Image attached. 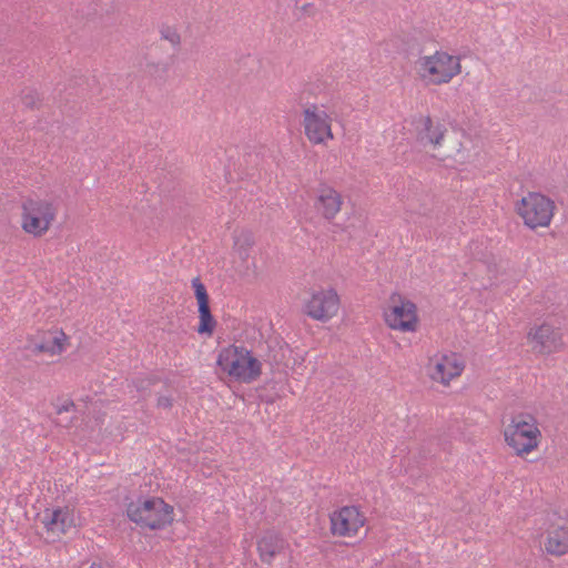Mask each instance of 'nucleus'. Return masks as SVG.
<instances>
[{
    "mask_svg": "<svg viewBox=\"0 0 568 568\" xmlns=\"http://www.w3.org/2000/svg\"><path fill=\"white\" fill-rule=\"evenodd\" d=\"M416 141L433 156L445 161L462 155L464 144L459 134H448L445 124L434 121L429 115H420L415 121Z\"/></svg>",
    "mask_w": 568,
    "mask_h": 568,
    "instance_id": "obj_1",
    "label": "nucleus"
},
{
    "mask_svg": "<svg viewBox=\"0 0 568 568\" xmlns=\"http://www.w3.org/2000/svg\"><path fill=\"white\" fill-rule=\"evenodd\" d=\"M64 201L50 193L44 197H28L21 204V227L33 237H42L51 229Z\"/></svg>",
    "mask_w": 568,
    "mask_h": 568,
    "instance_id": "obj_2",
    "label": "nucleus"
},
{
    "mask_svg": "<svg viewBox=\"0 0 568 568\" xmlns=\"http://www.w3.org/2000/svg\"><path fill=\"white\" fill-rule=\"evenodd\" d=\"M217 365L229 376L243 383L257 379L262 373L261 362L243 346L232 345L223 348L219 354Z\"/></svg>",
    "mask_w": 568,
    "mask_h": 568,
    "instance_id": "obj_3",
    "label": "nucleus"
},
{
    "mask_svg": "<svg viewBox=\"0 0 568 568\" xmlns=\"http://www.w3.org/2000/svg\"><path fill=\"white\" fill-rule=\"evenodd\" d=\"M504 437L516 455L523 456L538 447L541 432L532 415L520 413L511 417L509 425L504 430Z\"/></svg>",
    "mask_w": 568,
    "mask_h": 568,
    "instance_id": "obj_4",
    "label": "nucleus"
},
{
    "mask_svg": "<svg viewBox=\"0 0 568 568\" xmlns=\"http://www.w3.org/2000/svg\"><path fill=\"white\" fill-rule=\"evenodd\" d=\"M173 507L161 498H151L130 503L126 515L141 527L161 529L173 521Z\"/></svg>",
    "mask_w": 568,
    "mask_h": 568,
    "instance_id": "obj_5",
    "label": "nucleus"
},
{
    "mask_svg": "<svg viewBox=\"0 0 568 568\" xmlns=\"http://www.w3.org/2000/svg\"><path fill=\"white\" fill-rule=\"evenodd\" d=\"M416 64L419 68L420 75L423 78L429 75L434 84L448 83L462 71L459 58L443 51H437L433 55L420 57Z\"/></svg>",
    "mask_w": 568,
    "mask_h": 568,
    "instance_id": "obj_6",
    "label": "nucleus"
},
{
    "mask_svg": "<svg viewBox=\"0 0 568 568\" xmlns=\"http://www.w3.org/2000/svg\"><path fill=\"white\" fill-rule=\"evenodd\" d=\"M555 203L546 195L530 192L523 197L518 213L530 229L548 226L554 215Z\"/></svg>",
    "mask_w": 568,
    "mask_h": 568,
    "instance_id": "obj_7",
    "label": "nucleus"
},
{
    "mask_svg": "<svg viewBox=\"0 0 568 568\" xmlns=\"http://www.w3.org/2000/svg\"><path fill=\"white\" fill-rule=\"evenodd\" d=\"M389 303L390 305L384 312L386 324L393 329L415 332L418 324L416 305L408 300H403L397 293L390 295Z\"/></svg>",
    "mask_w": 568,
    "mask_h": 568,
    "instance_id": "obj_8",
    "label": "nucleus"
},
{
    "mask_svg": "<svg viewBox=\"0 0 568 568\" xmlns=\"http://www.w3.org/2000/svg\"><path fill=\"white\" fill-rule=\"evenodd\" d=\"M303 106V125L305 135L314 144L325 143L332 140V119L320 105L315 103L302 104Z\"/></svg>",
    "mask_w": 568,
    "mask_h": 568,
    "instance_id": "obj_9",
    "label": "nucleus"
},
{
    "mask_svg": "<svg viewBox=\"0 0 568 568\" xmlns=\"http://www.w3.org/2000/svg\"><path fill=\"white\" fill-rule=\"evenodd\" d=\"M338 308L339 297L333 288L313 292L305 304V313L320 322L329 321L337 314Z\"/></svg>",
    "mask_w": 568,
    "mask_h": 568,
    "instance_id": "obj_10",
    "label": "nucleus"
},
{
    "mask_svg": "<svg viewBox=\"0 0 568 568\" xmlns=\"http://www.w3.org/2000/svg\"><path fill=\"white\" fill-rule=\"evenodd\" d=\"M528 343L535 353L548 355L564 346L562 333L547 323L531 327L527 334Z\"/></svg>",
    "mask_w": 568,
    "mask_h": 568,
    "instance_id": "obj_11",
    "label": "nucleus"
},
{
    "mask_svg": "<svg viewBox=\"0 0 568 568\" xmlns=\"http://www.w3.org/2000/svg\"><path fill=\"white\" fill-rule=\"evenodd\" d=\"M364 524L365 517L355 506H345L331 516V530L336 536H354Z\"/></svg>",
    "mask_w": 568,
    "mask_h": 568,
    "instance_id": "obj_12",
    "label": "nucleus"
},
{
    "mask_svg": "<svg viewBox=\"0 0 568 568\" xmlns=\"http://www.w3.org/2000/svg\"><path fill=\"white\" fill-rule=\"evenodd\" d=\"M41 521L47 531V539L54 541L74 526V516L68 507L45 509Z\"/></svg>",
    "mask_w": 568,
    "mask_h": 568,
    "instance_id": "obj_13",
    "label": "nucleus"
},
{
    "mask_svg": "<svg viewBox=\"0 0 568 568\" xmlns=\"http://www.w3.org/2000/svg\"><path fill=\"white\" fill-rule=\"evenodd\" d=\"M314 205L323 219L332 221L341 211L343 197L334 187L323 183L316 190Z\"/></svg>",
    "mask_w": 568,
    "mask_h": 568,
    "instance_id": "obj_14",
    "label": "nucleus"
},
{
    "mask_svg": "<svg viewBox=\"0 0 568 568\" xmlns=\"http://www.w3.org/2000/svg\"><path fill=\"white\" fill-rule=\"evenodd\" d=\"M464 371V364L459 363L455 354L443 355L430 364L429 376L433 381L448 385L449 382L458 377Z\"/></svg>",
    "mask_w": 568,
    "mask_h": 568,
    "instance_id": "obj_15",
    "label": "nucleus"
},
{
    "mask_svg": "<svg viewBox=\"0 0 568 568\" xmlns=\"http://www.w3.org/2000/svg\"><path fill=\"white\" fill-rule=\"evenodd\" d=\"M287 546L284 538L275 531H266L257 541V550L263 562L271 564L273 558Z\"/></svg>",
    "mask_w": 568,
    "mask_h": 568,
    "instance_id": "obj_16",
    "label": "nucleus"
},
{
    "mask_svg": "<svg viewBox=\"0 0 568 568\" xmlns=\"http://www.w3.org/2000/svg\"><path fill=\"white\" fill-rule=\"evenodd\" d=\"M547 554L559 557L568 554V526H558L548 530L544 542Z\"/></svg>",
    "mask_w": 568,
    "mask_h": 568,
    "instance_id": "obj_17",
    "label": "nucleus"
},
{
    "mask_svg": "<svg viewBox=\"0 0 568 568\" xmlns=\"http://www.w3.org/2000/svg\"><path fill=\"white\" fill-rule=\"evenodd\" d=\"M254 245L255 236L251 230L242 229L233 232V250L241 261H247Z\"/></svg>",
    "mask_w": 568,
    "mask_h": 568,
    "instance_id": "obj_18",
    "label": "nucleus"
},
{
    "mask_svg": "<svg viewBox=\"0 0 568 568\" xmlns=\"http://www.w3.org/2000/svg\"><path fill=\"white\" fill-rule=\"evenodd\" d=\"M69 337L64 332L60 331L59 334L51 339L43 341L42 343L36 344L32 348V353L38 355L40 353H49L51 355H60L68 344Z\"/></svg>",
    "mask_w": 568,
    "mask_h": 568,
    "instance_id": "obj_19",
    "label": "nucleus"
},
{
    "mask_svg": "<svg viewBox=\"0 0 568 568\" xmlns=\"http://www.w3.org/2000/svg\"><path fill=\"white\" fill-rule=\"evenodd\" d=\"M192 286L194 288L195 298L199 305V316H204L211 313L210 308V297L206 292L204 284L201 282L200 277H195L192 280Z\"/></svg>",
    "mask_w": 568,
    "mask_h": 568,
    "instance_id": "obj_20",
    "label": "nucleus"
},
{
    "mask_svg": "<svg viewBox=\"0 0 568 568\" xmlns=\"http://www.w3.org/2000/svg\"><path fill=\"white\" fill-rule=\"evenodd\" d=\"M75 412V404L73 400L69 399L65 400L61 406L57 407V415L59 416L58 420L55 422L57 425L62 427H69L72 425L74 416L69 415L70 413Z\"/></svg>",
    "mask_w": 568,
    "mask_h": 568,
    "instance_id": "obj_21",
    "label": "nucleus"
},
{
    "mask_svg": "<svg viewBox=\"0 0 568 568\" xmlns=\"http://www.w3.org/2000/svg\"><path fill=\"white\" fill-rule=\"evenodd\" d=\"M161 38L169 41L173 47L181 44V34L178 29L171 26H163L160 30Z\"/></svg>",
    "mask_w": 568,
    "mask_h": 568,
    "instance_id": "obj_22",
    "label": "nucleus"
},
{
    "mask_svg": "<svg viewBox=\"0 0 568 568\" xmlns=\"http://www.w3.org/2000/svg\"><path fill=\"white\" fill-rule=\"evenodd\" d=\"M199 318L200 323L197 326V333L212 335L216 326V321L213 317L212 313L204 316H199Z\"/></svg>",
    "mask_w": 568,
    "mask_h": 568,
    "instance_id": "obj_23",
    "label": "nucleus"
},
{
    "mask_svg": "<svg viewBox=\"0 0 568 568\" xmlns=\"http://www.w3.org/2000/svg\"><path fill=\"white\" fill-rule=\"evenodd\" d=\"M21 100L23 105L28 109L34 110L40 106V98L37 91L29 90L22 95Z\"/></svg>",
    "mask_w": 568,
    "mask_h": 568,
    "instance_id": "obj_24",
    "label": "nucleus"
},
{
    "mask_svg": "<svg viewBox=\"0 0 568 568\" xmlns=\"http://www.w3.org/2000/svg\"><path fill=\"white\" fill-rule=\"evenodd\" d=\"M297 9L303 13L304 17L314 18L318 13V9L313 2H305L297 7Z\"/></svg>",
    "mask_w": 568,
    "mask_h": 568,
    "instance_id": "obj_25",
    "label": "nucleus"
},
{
    "mask_svg": "<svg viewBox=\"0 0 568 568\" xmlns=\"http://www.w3.org/2000/svg\"><path fill=\"white\" fill-rule=\"evenodd\" d=\"M145 70L150 73V74H155L158 73L159 71H162V72H165L166 71V65L163 64V63H158V62H153V61H148L145 63Z\"/></svg>",
    "mask_w": 568,
    "mask_h": 568,
    "instance_id": "obj_26",
    "label": "nucleus"
},
{
    "mask_svg": "<svg viewBox=\"0 0 568 568\" xmlns=\"http://www.w3.org/2000/svg\"><path fill=\"white\" fill-rule=\"evenodd\" d=\"M158 407L169 409L172 407V398L168 396H160L158 398Z\"/></svg>",
    "mask_w": 568,
    "mask_h": 568,
    "instance_id": "obj_27",
    "label": "nucleus"
}]
</instances>
